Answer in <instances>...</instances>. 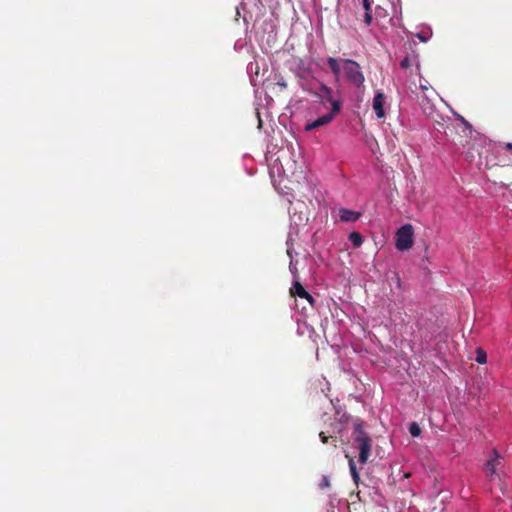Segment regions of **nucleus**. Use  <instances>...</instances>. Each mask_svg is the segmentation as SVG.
Masks as SVG:
<instances>
[{"mask_svg":"<svg viewBox=\"0 0 512 512\" xmlns=\"http://www.w3.org/2000/svg\"><path fill=\"white\" fill-rule=\"evenodd\" d=\"M402 69L409 71L410 75L413 73L420 74L419 58L416 54L407 55L401 62Z\"/></svg>","mask_w":512,"mask_h":512,"instance_id":"6","label":"nucleus"},{"mask_svg":"<svg viewBox=\"0 0 512 512\" xmlns=\"http://www.w3.org/2000/svg\"><path fill=\"white\" fill-rule=\"evenodd\" d=\"M475 360L479 364H485L487 362V354L482 348H477Z\"/></svg>","mask_w":512,"mask_h":512,"instance_id":"14","label":"nucleus"},{"mask_svg":"<svg viewBox=\"0 0 512 512\" xmlns=\"http://www.w3.org/2000/svg\"><path fill=\"white\" fill-rule=\"evenodd\" d=\"M360 217L359 212H355L346 208H341L339 210V218L343 222H354L358 220Z\"/></svg>","mask_w":512,"mask_h":512,"instance_id":"11","label":"nucleus"},{"mask_svg":"<svg viewBox=\"0 0 512 512\" xmlns=\"http://www.w3.org/2000/svg\"><path fill=\"white\" fill-rule=\"evenodd\" d=\"M414 228L411 224L407 223L397 229L395 233V247L399 251H406L414 245Z\"/></svg>","mask_w":512,"mask_h":512,"instance_id":"3","label":"nucleus"},{"mask_svg":"<svg viewBox=\"0 0 512 512\" xmlns=\"http://www.w3.org/2000/svg\"><path fill=\"white\" fill-rule=\"evenodd\" d=\"M319 437H320L322 443H327L328 442V437L325 435L324 432H320Z\"/></svg>","mask_w":512,"mask_h":512,"instance_id":"20","label":"nucleus"},{"mask_svg":"<svg viewBox=\"0 0 512 512\" xmlns=\"http://www.w3.org/2000/svg\"><path fill=\"white\" fill-rule=\"evenodd\" d=\"M409 432L413 437H418L421 434V429L417 423L413 422L409 426Z\"/></svg>","mask_w":512,"mask_h":512,"instance_id":"15","label":"nucleus"},{"mask_svg":"<svg viewBox=\"0 0 512 512\" xmlns=\"http://www.w3.org/2000/svg\"><path fill=\"white\" fill-rule=\"evenodd\" d=\"M375 24L377 26L380 27V29H385L386 26L384 24V20L388 19V21L390 22L391 21V18H389V14L387 12V10L383 7H381L380 5H378L376 8H375Z\"/></svg>","mask_w":512,"mask_h":512,"instance_id":"10","label":"nucleus"},{"mask_svg":"<svg viewBox=\"0 0 512 512\" xmlns=\"http://www.w3.org/2000/svg\"><path fill=\"white\" fill-rule=\"evenodd\" d=\"M384 104L385 95L382 92L376 93V95L373 98L372 107L376 113V116L380 119L385 117Z\"/></svg>","mask_w":512,"mask_h":512,"instance_id":"8","label":"nucleus"},{"mask_svg":"<svg viewBox=\"0 0 512 512\" xmlns=\"http://www.w3.org/2000/svg\"><path fill=\"white\" fill-rule=\"evenodd\" d=\"M322 90L325 92L326 100L328 101L329 97H332V90L329 87L324 86Z\"/></svg>","mask_w":512,"mask_h":512,"instance_id":"19","label":"nucleus"},{"mask_svg":"<svg viewBox=\"0 0 512 512\" xmlns=\"http://www.w3.org/2000/svg\"><path fill=\"white\" fill-rule=\"evenodd\" d=\"M328 102L331 105L330 112L318 117L317 119H315L313 121L308 122L305 125L306 132H310V131L318 129L320 127L329 125L334 120V118L340 113L341 108H342V103L340 100L335 99L333 97H329Z\"/></svg>","mask_w":512,"mask_h":512,"instance_id":"2","label":"nucleus"},{"mask_svg":"<svg viewBox=\"0 0 512 512\" xmlns=\"http://www.w3.org/2000/svg\"><path fill=\"white\" fill-rule=\"evenodd\" d=\"M364 22L367 26H370L372 24V22H373L372 11L371 12L365 11Z\"/></svg>","mask_w":512,"mask_h":512,"instance_id":"17","label":"nucleus"},{"mask_svg":"<svg viewBox=\"0 0 512 512\" xmlns=\"http://www.w3.org/2000/svg\"><path fill=\"white\" fill-rule=\"evenodd\" d=\"M362 4H363L365 11H367V12L372 11L373 0H362Z\"/></svg>","mask_w":512,"mask_h":512,"instance_id":"18","label":"nucleus"},{"mask_svg":"<svg viewBox=\"0 0 512 512\" xmlns=\"http://www.w3.org/2000/svg\"><path fill=\"white\" fill-rule=\"evenodd\" d=\"M500 455L496 450L492 451L490 459L484 465L486 475L492 478L496 474V469L500 465Z\"/></svg>","mask_w":512,"mask_h":512,"instance_id":"7","label":"nucleus"},{"mask_svg":"<svg viewBox=\"0 0 512 512\" xmlns=\"http://www.w3.org/2000/svg\"><path fill=\"white\" fill-rule=\"evenodd\" d=\"M349 240L353 243L355 247H359L363 243L362 236L357 232H351L349 234Z\"/></svg>","mask_w":512,"mask_h":512,"instance_id":"12","label":"nucleus"},{"mask_svg":"<svg viewBox=\"0 0 512 512\" xmlns=\"http://www.w3.org/2000/svg\"><path fill=\"white\" fill-rule=\"evenodd\" d=\"M289 269L291 274L293 275L294 280L298 279V270L296 265L293 263V261L290 262Z\"/></svg>","mask_w":512,"mask_h":512,"instance_id":"16","label":"nucleus"},{"mask_svg":"<svg viewBox=\"0 0 512 512\" xmlns=\"http://www.w3.org/2000/svg\"><path fill=\"white\" fill-rule=\"evenodd\" d=\"M290 292L292 295L298 296L302 299H306L311 305H313L314 298L304 289V287L301 285L298 279L294 280Z\"/></svg>","mask_w":512,"mask_h":512,"instance_id":"9","label":"nucleus"},{"mask_svg":"<svg viewBox=\"0 0 512 512\" xmlns=\"http://www.w3.org/2000/svg\"><path fill=\"white\" fill-rule=\"evenodd\" d=\"M268 171L271 181L279 193L285 196L291 195L290 192L285 191V189H289V187L286 185V181L288 180L285 178L282 162H271V164L268 165Z\"/></svg>","mask_w":512,"mask_h":512,"instance_id":"4","label":"nucleus"},{"mask_svg":"<svg viewBox=\"0 0 512 512\" xmlns=\"http://www.w3.org/2000/svg\"><path fill=\"white\" fill-rule=\"evenodd\" d=\"M359 446V462L365 464L371 452V440L366 433L359 431L355 438Z\"/></svg>","mask_w":512,"mask_h":512,"instance_id":"5","label":"nucleus"},{"mask_svg":"<svg viewBox=\"0 0 512 512\" xmlns=\"http://www.w3.org/2000/svg\"><path fill=\"white\" fill-rule=\"evenodd\" d=\"M349 468H350V473H351V476L354 480V482L357 484L360 477H359V473L356 469V465H355V462L352 458L349 459Z\"/></svg>","mask_w":512,"mask_h":512,"instance_id":"13","label":"nucleus"},{"mask_svg":"<svg viewBox=\"0 0 512 512\" xmlns=\"http://www.w3.org/2000/svg\"><path fill=\"white\" fill-rule=\"evenodd\" d=\"M507 148H508V149H510V150H512V143H508V144H507Z\"/></svg>","mask_w":512,"mask_h":512,"instance_id":"22","label":"nucleus"},{"mask_svg":"<svg viewBox=\"0 0 512 512\" xmlns=\"http://www.w3.org/2000/svg\"><path fill=\"white\" fill-rule=\"evenodd\" d=\"M329 68L333 72L336 80H338L343 72L345 79L354 87L360 88L364 84V76L357 62L350 59H335L329 57L327 59Z\"/></svg>","mask_w":512,"mask_h":512,"instance_id":"1","label":"nucleus"},{"mask_svg":"<svg viewBox=\"0 0 512 512\" xmlns=\"http://www.w3.org/2000/svg\"><path fill=\"white\" fill-rule=\"evenodd\" d=\"M330 483L328 478L324 477L321 483V487H329Z\"/></svg>","mask_w":512,"mask_h":512,"instance_id":"21","label":"nucleus"}]
</instances>
